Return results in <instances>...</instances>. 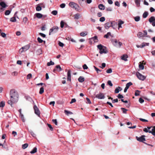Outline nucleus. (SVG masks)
<instances>
[{"mask_svg": "<svg viewBox=\"0 0 155 155\" xmlns=\"http://www.w3.org/2000/svg\"><path fill=\"white\" fill-rule=\"evenodd\" d=\"M10 100L8 101V104L12 106V103L17 102L18 100L19 95L18 93L15 90H11L10 92Z\"/></svg>", "mask_w": 155, "mask_h": 155, "instance_id": "obj_1", "label": "nucleus"}, {"mask_svg": "<svg viewBox=\"0 0 155 155\" xmlns=\"http://www.w3.org/2000/svg\"><path fill=\"white\" fill-rule=\"evenodd\" d=\"M97 47L99 49V53L101 54H106L108 52L107 49V48L101 44L97 45Z\"/></svg>", "mask_w": 155, "mask_h": 155, "instance_id": "obj_2", "label": "nucleus"}, {"mask_svg": "<svg viewBox=\"0 0 155 155\" xmlns=\"http://www.w3.org/2000/svg\"><path fill=\"white\" fill-rule=\"evenodd\" d=\"M111 41L113 45L117 48H120L122 45V43L116 39H112Z\"/></svg>", "mask_w": 155, "mask_h": 155, "instance_id": "obj_3", "label": "nucleus"}, {"mask_svg": "<svg viewBox=\"0 0 155 155\" xmlns=\"http://www.w3.org/2000/svg\"><path fill=\"white\" fill-rule=\"evenodd\" d=\"M145 137H146L144 135H142L141 137H138L137 136H136V139H137V141H138L139 142H143L147 145L150 146H153L152 145L150 144H147L146 143L144 142V141H146V139L145 138Z\"/></svg>", "mask_w": 155, "mask_h": 155, "instance_id": "obj_4", "label": "nucleus"}, {"mask_svg": "<svg viewBox=\"0 0 155 155\" xmlns=\"http://www.w3.org/2000/svg\"><path fill=\"white\" fill-rule=\"evenodd\" d=\"M58 29L59 28L57 26H54L52 27L50 29L49 35H50L52 33H56L58 31Z\"/></svg>", "mask_w": 155, "mask_h": 155, "instance_id": "obj_5", "label": "nucleus"}, {"mask_svg": "<svg viewBox=\"0 0 155 155\" xmlns=\"http://www.w3.org/2000/svg\"><path fill=\"white\" fill-rule=\"evenodd\" d=\"M69 5L72 8H74L76 10H78V8L79 7V6L75 3L71 2L69 3Z\"/></svg>", "mask_w": 155, "mask_h": 155, "instance_id": "obj_6", "label": "nucleus"}, {"mask_svg": "<svg viewBox=\"0 0 155 155\" xmlns=\"http://www.w3.org/2000/svg\"><path fill=\"white\" fill-rule=\"evenodd\" d=\"M136 75L137 77V78L140 80L143 81L144 80L145 78L146 77L142 75L140 73L138 72H137L136 73Z\"/></svg>", "mask_w": 155, "mask_h": 155, "instance_id": "obj_7", "label": "nucleus"}, {"mask_svg": "<svg viewBox=\"0 0 155 155\" xmlns=\"http://www.w3.org/2000/svg\"><path fill=\"white\" fill-rule=\"evenodd\" d=\"M30 48V46L29 45H27L24 47H22L20 49V51L21 53L25 52L28 50Z\"/></svg>", "mask_w": 155, "mask_h": 155, "instance_id": "obj_8", "label": "nucleus"}, {"mask_svg": "<svg viewBox=\"0 0 155 155\" xmlns=\"http://www.w3.org/2000/svg\"><path fill=\"white\" fill-rule=\"evenodd\" d=\"M95 97L99 99H103L105 98L104 94L101 92L96 95Z\"/></svg>", "mask_w": 155, "mask_h": 155, "instance_id": "obj_9", "label": "nucleus"}, {"mask_svg": "<svg viewBox=\"0 0 155 155\" xmlns=\"http://www.w3.org/2000/svg\"><path fill=\"white\" fill-rule=\"evenodd\" d=\"M33 108L35 110V113L39 116L40 114V111L38 107L36 105H35L34 106Z\"/></svg>", "mask_w": 155, "mask_h": 155, "instance_id": "obj_10", "label": "nucleus"}, {"mask_svg": "<svg viewBox=\"0 0 155 155\" xmlns=\"http://www.w3.org/2000/svg\"><path fill=\"white\" fill-rule=\"evenodd\" d=\"M112 23L111 22H108L104 24V27L106 29H108L112 25Z\"/></svg>", "mask_w": 155, "mask_h": 155, "instance_id": "obj_11", "label": "nucleus"}, {"mask_svg": "<svg viewBox=\"0 0 155 155\" xmlns=\"http://www.w3.org/2000/svg\"><path fill=\"white\" fill-rule=\"evenodd\" d=\"M43 4V3H41L38 5L37 7H36V10L37 11H39L41 10V6Z\"/></svg>", "mask_w": 155, "mask_h": 155, "instance_id": "obj_12", "label": "nucleus"}, {"mask_svg": "<svg viewBox=\"0 0 155 155\" xmlns=\"http://www.w3.org/2000/svg\"><path fill=\"white\" fill-rule=\"evenodd\" d=\"M71 71L70 70H69L67 72V80L71 81Z\"/></svg>", "mask_w": 155, "mask_h": 155, "instance_id": "obj_13", "label": "nucleus"}, {"mask_svg": "<svg viewBox=\"0 0 155 155\" xmlns=\"http://www.w3.org/2000/svg\"><path fill=\"white\" fill-rule=\"evenodd\" d=\"M128 58V56L126 54H124L121 57L122 60H124L125 61H127V58Z\"/></svg>", "mask_w": 155, "mask_h": 155, "instance_id": "obj_14", "label": "nucleus"}, {"mask_svg": "<svg viewBox=\"0 0 155 155\" xmlns=\"http://www.w3.org/2000/svg\"><path fill=\"white\" fill-rule=\"evenodd\" d=\"M0 5L2 8L4 9L7 6L6 4L3 2H0Z\"/></svg>", "mask_w": 155, "mask_h": 155, "instance_id": "obj_15", "label": "nucleus"}, {"mask_svg": "<svg viewBox=\"0 0 155 155\" xmlns=\"http://www.w3.org/2000/svg\"><path fill=\"white\" fill-rule=\"evenodd\" d=\"M155 21V17L154 16H151L149 19V21L150 23H152Z\"/></svg>", "mask_w": 155, "mask_h": 155, "instance_id": "obj_16", "label": "nucleus"}, {"mask_svg": "<svg viewBox=\"0 0 155 155\" xmlns=\"http://www.w3.org/2000/svg\"><path fill=\"white\" fill-rule=\"evenodd\" d=\"M149 44V43H143L141 45H140V46L138 45H137V48H143L145 45H148Z\"/></svg>", "mask_w": 155, "mask_h": 155, "instance_id": "obj_17", "label": "nucleus"}, {"mask_svg": "<svg viewBox=\"0 0 155 155\" xmlns=\"http://www.w3.org/2000/svg\"><path fill=\"white\" fill-rule=\"evenodd\" d=\"M80 15L79 13L76 14L74 15V19H78L80 18Z\"/></svg>", "mask_w": 155, "mask_h": 155, "instance_id": "obj_18", "label": "nucleus"}, {"mask_svg": "<svg viewBox=\"0 0 155 155\" xmlns=\"http://www.w3.org/2000/svg\"><path fill=\"white\" fill-rule=\"evenodd\" d=\"M109 36H111L112 37H113V36L111 35V33L110 32H108L107 34L105 35L104 36V37L107 38H108Z\"/></svg>", "mask_w": 155, "mask_h": 155, "instance_id": "obj_19", "label": "nucleus"}, {"mask_svg": "<svg viewBox=\"0 0 155 155\" xmlns=\"http://www.w3.org/2000/svg\"><path fill=\"white\" fill-rule=\"evenodd\" d=\"M139 68L141 70H143L144 69V67L143 65V64L141 62L139 63Z\"/></svg>", "mask_w": 155, "mask_h": 155, "instance_id": "obj_20", "label": "nucleus"}, {"mask_svg": "<svg viewBox=\"0 0 155 155\" xmlns=\"http://www.w3.org/2000/svg\"><path fill=\"white\" fill-rule=\"evenodd\" d=\"M36 16L38 18H41L42 17V15L40 13H37L35 14Z\"/></svg>", "mask_w": 155, "mask_h": 155, "instance_id": "obj_21", "label": "nucleus"}, {"mask_svg": "<svg viewBox=\"0 0 155 155\" xmlns=\"http://www.w3.org/2000/svg\"><path fill=\"white\" fill-rule=\"evenodd\" d=\"M79 3L81 5H82L85 3V0H78Z\"/></svg>", "mask_w": 155, "mask_h": 155, "instance_id": "obj_22", "label": "nucleus"}, {"mask_svg": "<svg viewBox=\"0 0 155 155\" xmlns=\"http://www.w3.org/2000/svg\"><path fill=\"white\" fill-rule=\"evenodd\" d=\"M143 131L144 132H146V133L149 132V133H151L152 134V133L153 132V131H152V130H148L147 129V128H145L143 129Z\"/></svg>", "mask_w": 155, "mask_h": 155, "instance_id": "obj_23", "label": "nucleus"}, {"mask_svg": "<svg viewBox=\"0 0 155 155\" xmlns=\"http://www.w3.org/2000/svg\"><path fill=\"white\" fill-rule=\"evenodd\" d=\"M91 40H93L94 41V42H97L98 41L97 37V36H95L91 38Z\"/></svg>", "mask_w": 155, "mask_h": 155, "instance_id": "obj_24", "label": "nucleus"}, {"mask_svg": "<svg viewBox=\"0 0 155 155\" xmlns=\"http://www.w3.org/2000/svg\"><path fill=\"white\" fill-rule=\"evenodd\" d=\"M78 80L79 82L82 83L84 81V79L82 77L80 76L78 79Z\"/></svg>", "mask_w": 155, "mask_h": 155, "instance_id": "obj_25", "label": "nucleus"}, {"mask_svg": "<svg viewBox=\"0 0 155 155\" xmlns=\"http://www.w3.org/2000/svg\"><path fill=\"white\" fill-rule=\"evenodd\" d=\"M137 36L139 38L144 37V35L143 33L141 32H138L137 33Z\"/></svg>", "mask_w": 155, "mask_h": 155, "instance_id": "obj_26", "label": "nucleus"}, {"mask_svg": "<svg viewBox=\"0 0 155 155\" xmlns=\"http://www.w3.org/2000/svg\"><path fill=\"white\" fill-rule=\"evenodd\" d=\"M98 7L101 10H104L105 9L104 6L102 4H100L98 5Z\"/></svg>", "mask_w": 155, "mask_h": 155, "instance_id": "obj_27", "label": "nucleus"}, {"mask_svg": "<svg viewBox=\"0 0 155 155\" xmlns=\"http://www.w3.org/2000/svg\"><path fill=\"white\" fill-rule=\"evenodd\" d=\"M37 55H39L42 54V50L41 49H38L36 51Z\"/></svg>", "mask_w": 155, "mask_h": 155, "instance_id": "obj_28", "label": "nucleus"}, {"mask_svg": "<svg viewBox=\"0 0 155 155\" xmlns=\"http://www.w3.org/2000/svg\"><path fill=\"white\" fill-rule=\"evenodd\" d=\"M111 23H112V25H111V26L112 27L114 28L115 26L117 25V23L114 21H111Z\"/></svg>", "mask_w": 155, "mask_h": 155, "instance_id": "obj_29", "label": "nucleus"}, {"mask_svg": "<svg viewBox=\"0 0 155 155\" xmlns=\"http://www.w3.org/2000/svg\"><path fill=\"white\" fill-rule=\"evenodd\" d=\"M132 84H133L132 82H129L126 84V86L125 87L128 89L129 87L131 85H132Z\"/></svg>", "mask_w": 155, "mask_h": 155, "instance_id": "obj_30", "label": "nucleus"}, {"mask_svg": "<svg viewBox=\"0 0 155 155\" xmlns=\"http://www.w3.org/2000/svg\"><path fill=\"white\" fill-rule=\"evenodd\" d=\"M28 146V144L27 143H25L22 145V148L23 149H25L27 148Z\"/></svg>", "mask_w": 155, "mask_h": 155, "instance_id": "obj_31", "label": "nucleus"}, {"mask_svg": "<svg viewBox=\"0 0 155 155\" xmlns=\"http://www.w3.org/2000/svg\"><path fill=\"white\" fill-rule=\"evenodd\" d=\"M37 151V148L36 147H35L33 150L30 152L31 153H34L36 152Z\"/></svg>", "mask_w": 155, "mask_h": 155, "instance_id": "obj_32", "label": "nucleus"}, {"mask_svg": "<svg viewBox=\"0 0 155 155\" xmlns=\"http://www.w3.org/2000/svg\"><path fill=\"white\" fill-rule=\"evenodd\" d=\"M135 3L137 5V6L139 7L140 6V0H135Z\"/></svg>", "mask_w": 155, "mask_h": 155, "instance_id": "obj_33", "label": "nucleus"}, {"mask_svg": "<svg viewBox=\"0 0 155 155\" xmlns=\"http://www.w3.org/2000/svg\"><path fill=\"white\" fill-rule=\"evenodd\" d=\"M20 116L21 117V118L22 119V121L24 122L25 121V120L24 118V117L23 115L21 114V110L20 109Z\"/></svg>", "mask_w": 155, "mask_h": 155, "instance_id": "obj_34", "label": "nucleus"}, {"mask_svg": "<svg viewBox=\"0 0 155 155\" xmlns=\"http://www.w3.org/2000/svg\"><path fill=\"white\" fill-rule=\"evenodd\" d=\"M64 112L66 114L68 115V114H73L72 112L70 111L66 110H64Z\"/></svg>", "mask_w": 155, "mask_h": 155, "instance_id": "obj_35", "label": "nucleus"}, {"mask_svg": "<svg viewBox=\"0 0 155 155\" xmlns=\"http://www.w3.org/2000/svg\"><path fill=\"white\" fill-rule=\"evenodd\" d=\"M148 15V13L147 12H145L143 15V17L144 18H146Z\"/></svg>", "mask_w": 155, "mask_h": 155, "instance_id": "obj_36", "label": "nucleus"}, {"mask_svg": "<svg viewBox=\"0 0 155 155\" xmlns=\"http://www.w3.org/2000/svg\"><path fill=\"white\" fill-rule=\"evenodd\" d=\"M87 34L86 32H82L80 33V35L81 36H85Z\"/></svg>", "mask_w": 155, "mask_h": 155, "instance_id": "obj_37", "label": "nucleus"}, {"mask_svg": "<svg viewBox=\"0 0 155 155\" xmlns=\"http://www.w3.org/2000/svg\"><path fill=\"white\" fill-rule=\"evenodd\" d=\"M54 64V63L52 61H50V62H48L47 64V65L48 66H50L51 65H53Z\"/></svg>", "mask_w": 155, "mask_h": 155, "instance_id": "obj_38", "label": "nucleus"}, {"mask_svg": "<svg viewBox=\"0 0 155 155\" xmlns=\"http://www.w3.org/2000/svg\"><path fill=\"white\" fill-rule=\"evenodd\" d=\"M121 109L122 110L123 113L124 114H126L128 110H127L123 107L121 108Z\"/></svg>", "mask_w": 155, "mask_h": 155, "instance_id": "obj_39", "label": "nucleus"}, {"mask_svg": "<svg viewBox=\"0 0 155 155\" xmlns=\"http://www.w3.org/2000/svg\"><path fill=\"white\" fill-rule=\"evenodd\" d=\"M44 92V88L42 87L40 88L39 93L40 94H42Z\"/></svg>", "mask_w": 155, "mask_h": 155, "instance_id": "obj_40", "label": "nucleus"}, {"mask_svg": "<svg viewBox=\"0 0 155 155\" xmlns=\"http://www.w3.org/2000/svg\"><path fill=\"white\" fill-rule=\"evenodd\" d=\"M5 105V102L2 101L0 103V107H3Z\"/></svg>", "mask_w": 155, "mask_h": 155, "instance_id": "obj_41", "label": "nucleus"}, {"mask_svg": "<svg viewBox=\"0 0 155 155\" xmlns=\"http://www.w3.org/2000/svg\"><path fill=\"white\" fill-rule=\"evenodd\" d=\"M27 18L26 17L24 18L23 20L22 23L24 24H25L27 23Z\"/></svg>", "mask_w": 155, "mask_h": 155, "instance_id": "obj_42", "label": "nucleus"}, {"mask_svg": "<svg viewBox=\"0 0 155 155\" xmlns=\"http://www.w3.org/2000/svg\"><path fill=\"white\" fill-rule=\"evenodd\" d=\"M152 130L153 131L152 134L155 136V126L153 127V128L152 129Z\"/></svg>", "mask_w": 155, "mask_h": 155, "instance_id": "obj_43", "label": "nucleus"}, {"mask_svg": "<svg viewBox=\"0 0 155 155\" xmlns=\"http://www.w3.org/2000/svg\"><path fill=\"white\" fill-rule=\"evenodd\" d=\"M55 68L57 69H59V71H62V69L61 68L60 65H57V66H56L55 67Z\"/></svg>", "mask_w": 155, "mask_h": 155, "instance_id": "obj_44", "label": "nucleus"}, {"mask_svg": "<svg viewBox=\"0 0 155 155\" xmlns=\"http://www.w3.org/2000/svg\"><path fill=\"white\" fill-rule=\"evenodd\" d=\"M51 13L54 15H56L57 14L58 12L56 10H54L51 12Z\"/></svg>", "mask_w": 155, "mask_h": 155, "instance_id": "obj_45", "label": "nucleus"}, {"mask_svg": "<svg viewBox=\"0 0 155 155\" xmlns=\"http://www.w3.org/2000/svg\"><path fill=\"white\" fill-rule=\"evenodd\" d=\"M134 20L136 21H138L140 20V17L139 16H136L134 18Z\"/></svg>", "mask_w": 155, "mask_h": 155, "instance_id": "obj_46", "label": "nucleus"}, {"mask_svg": "<svg viewBox=\"0 0 155 155\" xmlns=\"http://www.w3.org/2000/svg\"><path fill=\"white\" fill-rule=\"evenodd\" d=\"M11 13V11L9 10H6L5 12V15H8Z\"/></svg>", "mask_w": 155, "mask_h": 155, "instance_id": "obj_47", "label": "nucleus"}, {"mask_svg": "<svg viewBox=\"0 0 155 155\" xmlns=\"http://www.w3.org/2000/svg\"><path fill=\"white\" fill-rule=\"evenodd\" d=\"M94 68L95 70L97 72V73H98L99 72H100L101 71V70L97 68V67H96L95 66H94Z\"/></svg>", "mask_w": 155, "mask_h": 155, "instance_id": "obj_48", "label": "nucleus"}, {"mask_svg": "<svg viewBox=\"0 0 155 155\" xmlns=\"http://www.w3.org/2000/svg\"><path fill=\"white\" fill-rule=\"evenodd\" d=\"M37 40L39 43H42L43 41L39 37L37 38Z\"/></svg>", "mask_w": 155, "mask_h": 155, "instance_id": "obj_49", "label": "nucleus"}, {"mask_svg": "<svg viewBox=\"0 0 155 155\" xmlns=\"http://www.w3.org/2000/svg\"><path fill=\"white\" fill-rule=\"evenodd\" d=\"M10 21L14 22L16 21V19L15 17H12L10 19Z\"/></svg>", "mask_w": 155, "mask_h": 155, "instance_id": "obj_50", "label": "nucleus"}, {"mask_svg": "<svg viewBox=\"0 0 155 155\" xmlns=\"http://www.w3.org/2000/svg\"><path fill=\"white\" fill-rule=\"evenodd\" d=\"M52 121L55 125H58V122L56 119H53L52 120Z\"/></svg>", "mask_w": 155, "mask_h": 155, "instance_id": "obj_51", "label": "nucleus"}, {"mask_svg": "<svg viewBox=\"0 0 155 155\" xmlns=\"http://www.w3.org/2000/svg\"><path fill=\"white\" fill-rule=\"evenodd\" d=\"M48 127L50 128V130L52 131L53 130V128L52 127L51 125L49 124H47Z\"/></svg>", "mask_w": 155, "mask_h": 155, "instance_id": "obj_52", "label": "nucleus"}, {"mask_svg": "<svg viewBox=\"0 0 155 155\" xmlns=\"http://www.w3.org/2000/svg\"><path fill=\"white\" fill-rule=\"evenodd\" d=\"M112 72V70L111 68H110L106 71V72L107 73H111Z\"/></svg>", "mask_w": 155, "mask_h": 155, "instance_id": "obj_53", "label": "nucleus"}, {"mask_svg": "<svg viewBox=\"0 0 155 155\" xmlns=\"http://www.w3.org/2000/svg\"><path fill=\"white\" fill-rule=\"evenodd\" d=\"M124 23V21H122L121 20H119L118 21V24L120 25H122V24Z\"/></svg>", "mask_w": 155, "mask_h": 155, "instance_id": "obj_54", "label": "nucleus"}, {"mask_svg": "<svg viewBox=\"0 0 155 155\" xmlns=\"http://www.w3.org/2000/svg\"><path fill=\"white\" fill-rule=\"evenodd\" d=\"M99 20L101 22H103L105 20V18L104 17H102L100 18Z\"/></svg>", "mask_w": 155, "mask_h": 155, "instance_id": "obj_55", "label": "nucleus"}, {"mask_svg": "<svg viewBox=\"0 0 155 155\" xmlns=\"http://www.w3.org/2000/svg\"><path fill=\"white\" fill-rule=\"evenodd\" d=\"M64 22L62 21H61L60 23L61 27L63 28L64 26Z\"/></svg>", "mask_w": 155, "mask_h": 155, "instance_id": "obj_56", "label": "nucleus"}, {"mask_svg": "<svg viewBox=\"0 0 155 155\" xmlns=\"http://www.w3.org/2000/svg\"><path fill=\"white\" fill-rule=\"evenodd\" d=\"M140 91L138 90H137L136 91V92L135 93V95L136 96H137L139 95V92Z\"/></svg>", "mask_w": 155, "mask_h": 155, "instance_id": "obj_57", "label": "nucleus"}, {"mask_svg": "<svg viewBox=\"0 0 155 155\" xmlns=\"http://www.w3.org/2000/svg\"><path fill=\"white\" fill-rule=\"evenodd\" d=\"M119 89L117 87L115 90L114 92L115 93H119Z\"/></svg>", "mask_w": 155, "mask_h": 155, "instance_id": "obj_58", "label": "nucleus"}, {"mask_svg": "<svg viewBox=\"0 0 155 155\" xmlns=\"http://www.w3.org/2000/svg\"><path fill=\"white\" fill-rule=\"evenodd\" d=\"M86 99L87 101V102H86L87 103H88L89 104H91V101L90 100V99L86 97Z\"/></svg>", "mask_w": 155, "mask_h": 155, "instance_id": "obj_59", "label": "nucleus"}, {"mask_svg": "<svg viewBox=\"0 0 155 155\" xmlns=\"http://www.w3.org/2000/svg\"><path fill=\"white\" fill-rule=\"evenodd\" d=\"M83 68L84 70L87 69L88 68V67L86 64H84L83 65Z\"/></svg>", "mask_w": 155, "mask_h": 155, "instance_id": "obj_60", "label": "nucleus"}, {"mask_svg": "<svg viewBox=\"0 0 155 155\" xmlns=\"http://www.w3.org/2000/svg\"><path fill=\"white\" fill-rule=\"evenodd\" d=\"M107 84L110 86L112 87L113 86V84L110 81H108L107 82Z\"/></svg>", "mask_w": 155, "mask_h": 155, "instance_id": "obj_61", "label": "nucleus"}, {"mask_svg": "<svg viewBox=\"0 0 155 155\" xmlns=\"http://www.w3.org/2000/svg\"><path fill=\"white\" fill-rule=\"evenodd\" d=\"M32 75L31 74H28L27 76V79H30L31 78Z\"/></svg>", "mask_w": 155, "mask_h": 155, "instance_id": "obj_62", "label": "nucleus"}, {"mask_svg": "<svg viewBox=\"0 0 155 155\" xmlns=\"http://www.w3.org/2000/svg\"><path fill=\"white\" fill-rule=\"evenodd\" d=\"M117 97L118 98L120 99L122 98H123L124 97L123 96L121 95L120 94H118V95L117 96Z\"/></svg>", "mask_w": 155, "mask_h": 155, "instance_id": "obj_63", "label": "nucleus"}, {"mask_svg": "<svg viewBox=\"0 0 155 155\" xmlns=\"http://www.w3.org/2000/svg\"><path fill=\"white\" fill-rule=\"evenodd\" d=\"M18 74V73L17 72L15 71L12 73V75L14 76H16Z\"/></svg>", "mask_w": 155, "mask_h": 155, "instance_id": "obj_64", "label": "nucleus"}]
</instances>
